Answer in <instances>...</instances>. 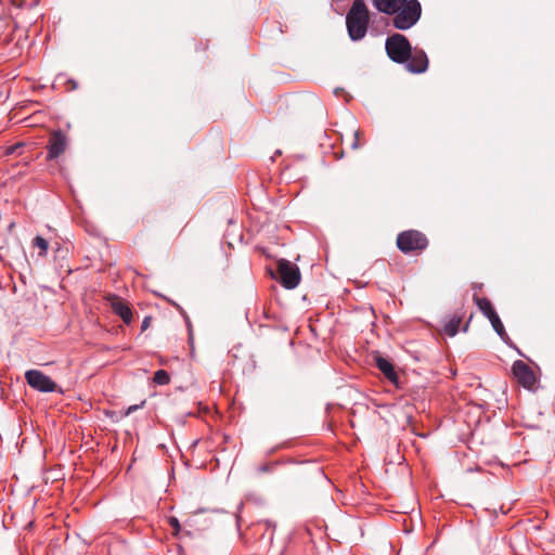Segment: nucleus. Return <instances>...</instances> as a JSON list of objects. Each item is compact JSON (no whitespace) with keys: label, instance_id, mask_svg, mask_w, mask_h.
Wrapping results in <instances>:
<instances>
[{"label":"nucleus","instance_id":"f257e3e1","mask_svg":"<svg viewBox=\"0 0 555 555\" xmlns=\"http://www.w3.org/2000/svg\"><path fill=\"white\" fill-rule=\"evenodd\" d=\"M370 11L363 0H354L346 15L348 35L352 41L363 39L367 33Z\"/></svg>","mask_w":555,"mask_h":555},{"label":"nucleus","instance_id":"f03ea898","mask_svg":"<svg viewBox=\"0 0 555 555\" xmlns=\"http://www.w3.org/2000/svg\"><path fill=\"white\" fill-rule=\"evenodd\" d=\"M428 244L427 236L417 230H405L397 236V247L405 255H418L428 247Z\"/></svg>","mask_w":555,"mask_h":555},{"label":"nucleus","instance_id":"7ed1b4c3","mask_svg":"<svg viewBox=\"0 0 555 555\" xmlns=\"http://www.w3.org/2000/svg\"><path fill=\"white\" fill-rule=\"evenodd\" d=\"M422 7L418 0H406L393 14L392 26L400 30L413 27L421 18Z\"/></svg>","mask_w":555,"mask_h":555},{"label":"nucleus","instance_id":"20e7f679","mask_svg":"<svg viewBox=\"0 0 555 555\" xmlns=\"http://www.w3.org/2000/svg\"><path fill=\"white\" fill-rule=\"evenodd\" d=\"M385 49L392 62L403 64L411 56L412 46L404 35L396 33L386 39Z\"/></svg>","mask_w":555,"mask_h":555},{"label":"nucleus","instance_id":"39448f33","mask_svg":"<svg viewBox=\"0 0 555 555\" xmlns=\"http://www.w3.org/2000/svg\"><path fill=\"white\" fill-rule=\"evenodd\" d=\"M279 282L286 289H294L301 280L299 268L289 260L280 259L278 261Z\"/></svg>","mask_w":555,"mask_h":555},{"label":"nucleus","instance_id":"423d86ee","mask_svg":"<svg viewBox=\"0 0 555 555\" xmlns=\"http://www.w3.org/2000/svg\"><path fill=\"white\" fill-rule=\"evenodd\" d=\"M25 379L31 388L41 392H53L56 389V383L39 370L27 371Z\"/></svg>","mask_w":555,"mask_h":555},{"label":"nucleus","instance_id":"0eeeda50","mask_svg":"<svg viewBox=\"0 0 555 555\" xmlns=\"http://www.w3.org/2000/svg\"><path fill=\"white\" fill-rule=\"evenodd\" d=\"M68 139L63 131H52L47 144V159L53 160L60 157L66 151Z\"/></svg>","mask_w":555,"mask_h":555},{"label":"nucleus","instance_id":"6e6552de","mask_svg":"<svg viewBox=\"0 0 555 555\" xmlns=\"http://www.w3.org/2000/svg\"><path fill=\"white\" fill-rule=\"evenodd\" d=\"M512 371L519 385L527 389H531L534 386L537 382L535 375L531 367L524 361H515Z\"/></svg>","mask_w":555,"mask_h":555},{"label":"nucleus","instance_id":"1a4fd4ad","mask_svg":"<svg viewBox=\"0 0 555 555\" xmlns=\"http://www.w3.org/2000/svg\"><path fill=\"white\" fill-rule=\"evenodd\" d=\"M405 68L412 74L425 73L428 68V57L425 51L418 48L411 49V56L404 63Z\"/></svg>","mask_w":555,"mask_h":555},{"label":"nucleus","instance_id":"9d476101","mask_svg":"<svg viewBox=\"0 0 555 555\" xmlns=\"http://www.w3.org/2000/svg\"><path fill=\"white\" fill-rule=\"evenodd\" d=\"M107 301L112 311L117 314L126 324L132 322V310L129 304L117 295H108Z\"/></svg>","mask_w":555,"mask_h":555},{"label":"nucleus","instance_id":"9b49d317","mask_svg":"<svg viewBox=\"0 0 555 555\" xmlns=\"http://www.w3.org/2000/svg\"><path fill=\"white\" fill-rule=\"evenodd\" d=\"M377 369L385 375V377L392 384L397 385L399 376L395 371L392 363L382 356L375 358Z\"/></svg>","mask_w":555,"mask_h":555},{"label":"nucleus","instance_id":"f8f14e48","mask_svg":"<svg viewBox=\"0 0 555 555\" xmlns=\"http://www.w3.org/2000/svg\"><path fill=\"white\" fill-rule=\"evenodd\" d=\"M375 9L384 14L393 15L406 0H372Z\"/></svg>","mask_w":555,"mask_h":555},{"label":"nucleus","instance_id":"ddd939ff","mask_svg":"<svg viewBox=\"0 0 555 555\" xmlns=\"http://www.w3.org/2000/svg\"><path fill=\"white\" fill-rule=\"evenodd\" d=\"M462 322L461 314L451 315L444 323L443 331L448 336H455L459 332L460 324Z\"/></svg>","mask_w":555,"mask_h":555},{"label":"nucleus","instance_id":"4468645a","mask_svg":"<svg viewBox=\"0 0 555 555\" xmlns=\"http://www.w3.org/2000/svg\"><path fill=\"white\" fill-rule=\"evenodd\" d=\"M474 300H475L476 305L478 306L479 310L482 312V314L487 319H490L491 317L496 314L491 301L488 298H486V297L480 298V297L475 296Z\"/></svg>","mask_w":555,"mask_h":555},{"label":"nucleus","instance_id":"2eb2a0df","mask_svg":"<svg viewBox=\"0 0 555 555\" xmlns=\"http://www.w3.org/2000/svg\"><path fill=\"white\" fill-rule=\"evenodd\" d=\"M31 247L37 248L38 256L43 258L48 254L49 242L44 237L37 235L34 237V240L31 242Z\"/></svg>","mask_w":555,"mask_h":555},{"label":"nucleus","instance_id":"dca6fc26","mask_svg":"<svg viewBox=\"0 0 555 555\" xmlns=\"http://www.w3.org/2000/svg\"><path fill=\"white\" fill-rule=\"evenodd\" d=\"M493 327V330L496 332V334L502 338L505 339L507 337V334L505 332V328L503 326V323L501 322L498 313L488 319Z\"/></svg>","mask_w":555,"mask_h":555},{"label":"nucleus","instance_id":"f3484780","mask_svg":"<svg viewBox=\"0 0 555 555\" xmlns=\"http://www.w3.org/2000/svg\"><path fill=\"white\" fill-rule=\"evenodd\" d=\"M153 380L157 385H168L170 383V376L167 371L165 370H158L154 373Z\"/></svg>","mask_w":555,"mask_h":555},{"label":"nucleus","instance_id":"a211bd4d","mask_svg":"<svg viewBox=\"0 0 555 555\" xmlns=\"http://www.w3.org/2000/svg\"><path fill=\"white\" fill-rule=\"evenodd\" d=\"M23 149H24V143H16V144L10 145V146L5 147L4 155H7V156L14 155V154L20 155L22 153L21 151Z\"/></svg>","mask_w":555,"mask_h":555},{"label":"nucleus","instance_id":"6ab92c4d","mask_svg":"<svg viewBox=\"0 0 555 555\" xmlns=\"http://www.w3.org/2000/svg\"><path fill=\"white\" fill-rule=\"evenodd\" d=\"M360 135H361V131L359 129L353 131V140H352V143H351V149L352 150H357V149H359L361 146Z\"/></svg>","mask_w":555,"mask_h":555},{"label":"nucleus","instance_id":"aec40b11","mask_svg":"<svg viewBox=\"0 0 555 555\" xmlns=\"http://www.w3.org/2000/svg\"><path fill=\"white\" fill-rule=\"evenodd\" d=\"M144 404H145V401H142L140 404H133V405H130V406L126 410L125 414H126V415H130V414H131V413H133L134 411H137V410L141 409Z\"/></svg>","mask_w":555,"mask_h":555},{"label":"nucleus","instance_id":"412c9836","mask_svg":"<svg viewBox=\"0 0 555 555\" xmlns=\"http://www.w3.org/2000/svg\"><path fill=\"white\" fill-rule=\"evenodd\" d=\"M169 525L171 526V528H173L176 531H179L180 530V524H179V520L175 517H171L169 519Z\"/></svg>","mask_w":555,"mask_h":555},{"label":"nucleus","instance_id":"4be33fe9","mask_svg":"<svg viewBox=\"0 0 555 555\" xmlns=\"http://www.w3.org/2000/svg\"><path fill=\"white\" fill-rule=\"evenodd\" d=\"M150 322H151L150 317H146L143 319L142 325H141L142 331H145L150 326Z\"/></svg>","mask_w":555,"mask_h":555},{"label":"nucleus","instance_id":"5701e85b","mask_svg":"<svg viewBox=\"0 0 555 555\" xmlns=\"http://www.w3.org/2000/svg\"><path fill=\"white\" fill-rule=\"evenodd\" d=\"M259 524H262V521H259ZM263 525L267 527V528H270L272 526V522L269 521V520H266L263 521Z\"/></svg>","mask_w":555,"mask_h":555},{"label":"nucleus","instance_id":"b1692460","mask_svg":"<svg viewBox=\"0 0 555 555\" xmlns=\"http://www.w3.org/2000/svg\"><path fill=\"white\" fill-rule=\"evenodd\" d=\"M241 521H242V517L240 515L236 516V524H237V527L241 526Z\"/></svg>","mask_w":555,"mask_h":555},{"label":"nucleus","instance_id":"393cba45","mask_svg":"<svg viewBox=\"0 0 555 555\" xmlns=\"http://www.w3.org/2000/svg\"><path fill=\"white\" fill-rule=\"evenodd\" d=\"M261 470H262V472H267V470H268L267 466H263V467L261 468Z\"/></svg>","mask_w":555,"mask_h":555}]
</instances>
